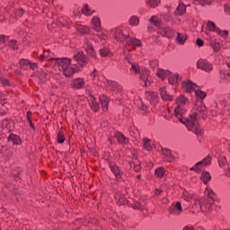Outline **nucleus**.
<instances>
[{
  "mask_svg": "<svg viewBox=\"0 0 230 230\" xmlns=\"http://www.w3.org/2000/svg\"><path fill=\"white\" fill-rule=\"evenodd\" d=\"M176 104L177 108L174 110V116L182 123V125L187 127L188 130H190L196 134V136H202L204 132L199 127V113L196 111L186 119L190 100L184 95H180L176 98Z\"/></svg>",
  "mask_w": 230,
  "mask_h": 230,
  "instance_id": "1",
  "label": "nucleus"
},
{
  "mask_svg": "<svg viewBox=\"0 0 230 230\" xmlns=\"http://www.w3.org/2000/svg\"><path fill=\"white\" fill-rule=\"evenodd\" d=\"M73 58L78 65H76V63H73V60L68 58H58L56 59V65L58 66L59 70L62 71L64 76H66V78H71L75 73L82 71V66L87 64V58L82 51L74 55Z\"/></svg>",
  "mask_w": 230,
  "mask_h": 230,
  "instance_id": "2",
  "label": "nucleus"
},
{
  "mask_svg": "<svg viewBox=\"0 0 230 230\" xmlns=\"http://www.w3.org/2000/svg\"><path fill=\"white\" fill-rule=\"evenodd\" d=\"M194 93L195 96L198 97L199 100H200L198 101L195 105V109L197 111L196 112L198 113V118H202L203 119H206V118H208V116H206V105L202 102L204 98H206V93L197 88L196 90H194Z\"/></svg>",
  "mask_w": 230,
  "mask_h": 230,
  "instance_id": "3",
  "label": "nucleus"
},
{
  "mask_svg": "<svg viewBox=\"0 0 230 230\" xmlns=\"http://www.w3.org/2000/svg\"><path fill=\"white\" fill-rule=\"evenodd\" d=\"M198 69H201V71H205V73H211L213 71V64L208 61V59H199L197 62Z\"/></svg>",
  "mask_w": 230,
  "mask_h": 230,
  "instance_id": "4",
  "label": "nucleus"
},
{
  "mask_svg": "<svg viewBox=\"0 0 230 230\" xmlns=\"http://www.w3.org/2000/svg\"><path fill=\"white\" fill-rule=\"evenodd\" d=\"M207 27L208 28L209 31H215L217 33V35H220L221 37H227L229 33L227 31H222L220 28L217 27V24L211 21L207 22Z\"/></svg>",
  "mask_w": 230,
  "mask_h": 230,
  "instance_id": "5",
  "label": "nucleus"
},
{
  "mask_svg": "<svg viewBox=\"0 0 230 230\" xmlns=\"http://www.w3.org/2000/svg\"><path fill=\"white\" fill-rule=\"evenodd\" d=\"M111 35L114 37L115 40L118 42H126L128 35H124L121 29H112Z\"/></svg>",
  "mask_w": 230,
  "mask_h": 230,
  "instance_id": "6",
  "label": "nucleus"
},
{
  "mask_svg": "<svg viewBox=\"0 0 230 230\" xmlns=\"http://www.w3.org/2000/svg\"><path fill=\"white\" fill-rule=\"evenodd\" d=\"M170 215H173L174 217H179L182 214V206L179 201L172 203V206L168 208Z\"/></svg>",
  "mask_w": 230,
  "mask_h": 230,
  "instance_id": "7",
  "label": "nucleus"
},
{
  "mask_svg": "<svg viewBox=\"0 0 230 230\" xmlns=\"http://www.w3.org/2000/svg\"><path fill=\"white\" fill-rule=\"evenodd\" d=\"M181 80H182V76L181 75H179L178 73L172 74V72H171V74L168 76V82L173 87H177V85H179V84H181Z\"/></svg>",
  "mask_w": 230,
  "mask_h": 230,
  "instance_id": "8",
  "label": "nucleus"
},
{
  "mask_svg": "<svg viewBox=\"0 0 230 230\" xmlns=\"http://www.w3.org/2000/svg\"><path fill=\"white\" fill-rule=\"evenodd\" d=\"M140 80L144 82V85L146 87L147 85H150V70L146 68H142L140 70Z\"/></svg>",
  "mask_w": 230,
  "mask_h": 230,
  "instance_id": "9",
  "label": "nucleus"
},
{
  "mask_svg": "<svg viewBox=\"0 0 230 230\" xmlns=\"http://www.w3.org/2000/svg\"><path fill=\"white\" fill-rule=\"evenodd\" d=\"M182 89L186 92V93H191L192 91H196L197 90V84L191 82L190 80L188 81H183L182 84Z\"/></svg>",
  "mask_w": 230,
  "mask_h": 230,
  "instance_id": "10",
  "label": "nucleus"
},
{
  "mask_svg": "<svg viewBox=\"0 0 230 230\" xmlns=\"http://www.w3.org/2000/svg\"><path fill=\"white\" fill-rule=\"evenodd\" d=\"M111 171L115 175L116 179L119 180L123 177V170L118 166L116 164H109Z\"/></svg>",
  "mask_w": 230,
  "mask_h": 230,
  "instance_id": "11",
  "label": "nucleus"
},
{
  "mask_svg": "<svg viewBox=\"0 0 230 230\" xmlns=\"http://www.w3.org/2000/svg\"><path fill=\"white\" fill-rule=\"evenodd\" d=\"M90 22L94 31H102V20L100 16H93Z\"/></svg>",
  "mask_w": 230,
  "mask_h": 230,
  "instance_id": "12",
  "label": "nucleus"
},
{
  "mask_svg": "<svg viewBox=\"0 0 230 230\" xmlns=\"http://www.w3.org/2000/svg\"><path fill=\"white\" fill-rule=\"evenodd\" d=\"M146 97L150 102L151 105L159 103V95L155 92H148L146 93Z\"/></svg>",
  "mask_w": 230,
  "mask_h": 230,
  "instance_id": "13",
  "label": "nucleus"
},
{
  "mask_svg": "<svg viewBox=\"0 0 230 230\" xmlns=\"http://www.w3.org/2000/svg\"><path fill=\"white\" fill-rule=\"evenodd\" d=\"M108 85L110 87V91H112L113 94H118L121 93V85L114 81H108Z\"/></svg>",
  "mask_w": 230,
  "mask_h": 230,
  "instance_id": "14",
  "label": "nucleus"
},
{
  "mask_svg": "<svg viewBox=\"0 0 230 230\" xmlns=\"http://www.w3.org/2000/svg\"><path fill=\"white\" fill-rule=\"evenodd\" d=\"M160 31L164 37H167V39H172L175 35V31L170 27H160Z\"/></svg>",
  "mask_w": 230,
  "mask_h": 230,
  "instance_id": "15",
  "label": "nucleus"
},
{
  "mask_svg": "<svg viewBox=\"0 0 230 230\" xmlns=\"http://www.w3.org/2000/svg\"><path fill=\"white\" fill-rule=\"evenodd\" d=\"M160 96L164 100V102H172L173 101V95H170L168 92L166 91V87L160 88Z\"/></svg>",
  "mask_w": 230,
  "mask_h": 230,
  "instance_id": "16",
  "label": "nucleus"
},
{
  "mask_svg": "<svg viewBox=\"0 0 230 230\" xmlns=\"http://www.w3.org/2000/svg\"><path fill=\"white\" fill-rule=\"evenodd\" d=\"M85 81L83 78H76L72 83V89H84Z\"/></svg>",
  "mask_w": 230,
  "mask_h": 230,
  "instance_id": "17",
  "label": "nucleus"
},
{
  "mask_svg": "<svg viewBox=\"0 0 230 230\" xmlns=\"http://www.w3.org/2000/svg\"><path fill=\"white\" fill-rule=\"evenodd\" d=\"M40 60H51L52 62H54V64H57V60H58V58H53V54L49 52V50H44L43 54L40 56Z\"/></svg>",
  "mask_w": 230,
  "mask_h": 230,
  "instance_id": "18",
  "label": "nucleus"
},
{
  "mask_svg": "<svg viewBox=\"0 0 230 230\" xmlns=\"http://www.w3.org/2000/svg\"><path fill=\"white\" fill-rule=\"evenodd\" d=\"M100 103L102 107L103 112H107L109 111V97L105 95H102L99 98Z\"/></svg>",
  "mask_w": 230,
  "mask_h": 230,
  "instance_id": "19",
  "label": "nucleus"
},
{
  "mask_svg": "<svg viewBox=\"0 0 230 230\" xmlns=\"http://www.w3.org/2000/svg\"><path fill=\"white\" fill-rule=\"evenodd\" d=\"M171 73L172 72H170L169 70L158 68L156 71V76H158V78H160L161 80H166V77L168 78V76H170Z\"/></svg>",
  "mask_w": 230,
  "mask_h": 230,
  "instance_id": "20",
  "label": "nucleus"
},
{
  "mask_svg": "<svg viewBox=\"0 0 230 230\" xmlns=\"http://www.w3.org/2000/svg\"><path fill=\"white\" fill-rule=\"evenodd\" d=\"M114 137L120 145H127V143H128V138L121 132H115Z\"/></svg>",
  "mask_w": 230,
  "mask_h": 230,
  "instance_id": "21",
  "label": "nucleus"
},
{
  "mask_svg": "<svg viewBox=\"0 0 230 230\" xmlns=\"http://www.w3.org/2000/svg\"><path fill=\"white\" fill-rule=\"evenodd\" d=\"M162 155H164L165 161H167L168 163H173V161L175 160L170 149H163Z\"/></svg>",
  "mask_w": 230,
  "mask_h": 230,
  "instance_id": "22",
  "label": "nucleus"
},
{
  "mask_svg": "<svg viewBox=\"0 0 230 230\" xmlns=\"http://www.w3.org/2000/svg\"><path fill=\"white\" fill-rule=\"evenodd\" d=\"M75 30L81 35H87V33H89V31H91V28H89L88 26H85V25H82V24H76Z\"/></svg>",
  "mask_w": 230,
  "mask_h": 230,
  "instance_id": "23",
  "label": "nucleus"
},
{
  "mask_svg": "<svg viewBox=\"0 0 230 230\" xmlns=\"http://www.w3.org/2000/svg\"><path fill=\"white\" fill-rule=\"evenodd\" d=\"M126 44L128 46H136L137 48H139L141 46V40H137L136 38H130V36L128 35V39H126Z\"/></svg>",
  "mask_w": 230,
  "mask_h": 230,
  "instance_id": "24",
  "label": "nucleus"
},
{
  "mask_svg": "<svg viewBox=\"0 0 230 230\" xmlns=\"http://www.w3.org/2000/svg\"><path fill=\"white\" fill-rule=\"evenodd\" d=\"M7 140L9 141V143H13V145H21L22 143L21 137L13 133L9 135Z\"/></svg>",
  "mask_w": 230,
  "mask_h": 230,
  "instance_id": "25",
  "label": "nucleus"
},
{
  "mask_svg": "<svg viewBox=\"0 0 230 230\" xmlns=\"http://www.w3.org/2000/svg\"><path fill=\"white\" fill-rule=\"evenodd\" d=\"M186 40H188V36H186V34L177 32V37H176L177 44H180V46H184V44L186 43Z\"/></svg>",
  "mask_w": 230,
  "mask_h": 230,
  "instance_id": "26",
  "label": "nucleus"
},
{
  "mask_svg": "<svg viewBox=\"0 0 230 230\" xmlns=\"http://www.w3.org/2000/svg\"><path fill=\"white\" fill-rule=\"evenodd\" d=\"M89 105L94 112H98V111H100V104L96 101V98L91 97L89 100Z\"/></svg>",
  "mask_w": 230,
  "mask_h": 230,
  "instance_id": "27",
  "label": "nucleus"
},
{
  "mask_svg": "<svg viewBox=\"0 0 230 230\" xmlns=\"http://www.w3.org/2000/svg\"><path fill=\"white\" fill-rule=\"evenodd\" d=\"M155 175L158 177V179H163L165 175H168V172L164 167H158L155 171Z\"/></svg>",
  "mask_w": 230,
  "mask_h": 230,
  "instance_id": "28",
  "label": "nucleus"
},
{
  "mask_svg": "<svg viewBox=\"0 0 230 230\" xmlns=\"http://www.w3.org/2000/svg\"><path fill=\"white\" fill-rule=\"evenodd\" d=\"M211 206H213V202L207 199L200 203V209L201 211H209V209H211Z\"/></svg>",
  "mask_w": 230,
  "mask_h": 230,
  "instance_id": "29",
  "label": "nucleus"
},
{
  "mask_svg": "<svg viewBox=\"0 0 230 230\" xmlns=\"http://www.w3.org/2000/svg\"><path fill=\"white\" fill-rule=\"evenodd\" d=\"M205 193L208 197V199H210V200H213V202H218V198H217V194L211 189H207L205 190Z\"/></svg>",
  "mask_w": 230,
  "mask_h": 230,
  "instance_id": "30",
  "label": "nucleus"
},
{
  "mask_svg": "<svg viewBox=\"0 0 230 230\" xmlns=\"http://www.w3.org/2000/svg\"><path fill=\"white\" fill-rule=\"evenodd\" d=\"M174 13L175 15H184V13H186V5L184 4L180 3Z\"/></svg>",
  "mask_w": 230,
  "mask_h": 230,
  "instance_id": "31",
  "label": "nucleus"
},
{
  "mask_svg": "<svg viewBox=\"0 0 230 230\" xmlns=\"http://www.w3.org/2000/svg\"><path fill=\"white\" fill-rule=\"evenodd\" d=\"M130 168H133L135 172H141V162L135 158V161L129 163Z\"/></svg>",
  "mask_w": 230,
  "mask_h": 230,
  "instance_id": "32",
  "label": "nucleus"
},
{
  "mask_svg": "<svg viewBox=\"0 0 230 230\" xmlns=\"http://www.w3.org/2000/svg\"><path fill=\"white\" fill-rule=\"evenodd\" d=\"M143 147L145 148V150L150 152L152 148H154V146L152 145V140L148 138H143Z\"/></svg>",
  "mask_w": 230,
  "mask_h": 230,
  "instance_id": "33",
  "label": "nucleus"
},
{
  "mask_svg": "<svg viewBox=\"0 0 230 230\" xmlns=\"http://www.w3.org/2000/svg\"><path fill=\"white\" fill-rule=\"evenodd\" d=\"M201 181L204 184H208L211 181V174L208 171H204L200 176Z\"/></svg>",
  "mask_w": 230,
  "mask_h": 230,
  "instance_id": "34",
  "label": "nucleus"
},
{
  "mask_svg": "<svg viewBox=\"0 0 230 230\" xmlns=\"http://www.w3.org/2000/svg\"><path fill=\"white\" fill-rule=\"evenodd\" d=\"M205 165H203L202 162L199 161L195 165H193L190 170L192 172H196L197 173H200L202 172V169L204 168Z\"/></svg>",
  "mask_w": 230,
  "mask_h": 230,
  "instance_id": "35",
  "label": "nucleus"
},
{
  "mask_svg": "<svg viewBox=\"0 0 230 230\" xmlns=\"http://www.w3.org/2000/svg\"><path fill=\"white\" fill-rule=\"evenodd\" d=\"M12 121H10L8 119H4V120H2V128L4 129L6 128V130H8L9 132L12 131Z\"/></svg>",
  "mask_w": 230,
  "mask_h": 230,
  "instance_id": "36",
  "label": "nucleus"
},
{
  "mask_svg": "<svg viewBox=\"0 0 230 230\" xmlns=\"http://www.w3.org/2000/svg\"><path fill=\"white\" fill-rule=\"evenodd\" d=\"M151 24H154L156 26V28H161V25L163 24V22L157 18V16H153L150 18Z\"/></svg>",
  "mask_w": 230,
  "mask_h": 230,
  "instance_id": "37",
  "label": "nucleus"
},
{
  "mask_svg": "<svg viewBox=\"0 0 230 230\" xmlns=\"http://www.w3.org/2000/svg\"><path fill=\"white\" fill-rule=\"evenodd\" d=\"M129 26H139V17L131 16L128 20Z\"/></svg>",
  "mask_w": 230,
  "mask_h": 230,
  "instance_id": "38",
  "label": "nucleus"
},
{
  "mask_svg": "<svg viewBox=\"0 0 230 230\" xmlns=\"http://www.w3.org/2000/svg\"><path fill=\"white\" fill-rule=\"evenodd\" d=\"M146 4L151 8H157L161 4V0H147Z\"/></svg>",
  "mask_w": 230,
  "mask_h": 230,
  "instance_id": "39",
  "label": "nucleus"
},
{
  "mask_svg": "<svg viewBox=\"0 0 230 230\" xmlns=\"http://www.w3.org/2000/svg\"><path fill=\"white\" fill-rule=\"evenodd\" d=\"M194 4H200V6H207L211 4V0H193Z\"/></svg>",
  "mask_w": 230,
  "mask_h": 230,
  "instance_id": "40",
  "label": "nucleus"
},
{
  "mask_svg": "<svg viewBox=\"0 0 230 230\" xmlns=\"http://www.w3.org/2000/svg\"><path fill=\"white\" fill-rule=\"evenodd\" d=\"M115 199H117V200H119V205H125V204H127V198H125V197H123V195H121V194H116L115 195Z\"/></svg>",
  "mask_w": 230,
  "mask_h": 230,
  "instance_id": "41",
  "label": "nucleus"
},
{
  "mask_svg": "<svg viewBox=\"0 0 230 230\" xmlns=\"http://www.w3.org/2000/svg\"><path fill=\"white\" fill-rule=\"evenodd\" d=\"M96 11L94 10H91V8H89V5H85L84 8H83V13L84 15H93V13H95Z\"/></svg>",
  "mask_w": 230,
  "mask_h": 230,
  "instance_id": "42",
  "label": "nucleus"
},
{
  "mask_svg": "<svg viewBox=\"0 0 230 230\" xmlns=\"http://www.w3.org/2000/svg\"><path fill=\"white\" fill-rule=\"evenodd\" d=\"M131 71H133L134 73H136V75H139V73H141V68L139 67V65L133 63L131 65Z\"/></svg>",
  "mask_w": 230,
  "mask_h": 230,
  "instance_id": "43",
  "label": "nucleus"
},
{
  "mask_svg": "<svg viewBox=\"0 0 230 230\" xmlns=\"http://www.w3.org/2000/svg\"><path fill=\"white\" fill-rule=\"evenodd\" d=\"M86 52L90 57L96 58V52H94V48H93V46L90 45L89 48L86 49Z\"/></svg>",
  "mask_w": 230,
  "mask_h": 230,
  "instance_id": "44",
  "label": "nucleus"
},
{
  "mask_svg": "<svg viewBox=\"0 0 230 230\" xmlns=\"http://www.w3.org/2000/svg\"><path fill=\"white\" fill-rule=\"evenodd\" d=\"M66 141V136L62 131H59L58 134V143L62 144Z\"/></svg>",
  "mask_w": 230,
  "mask_h": 230,
  "instance_id": "45",
  "label": "nucleus"
},
{
  "mask_svg": "<svg viewBox=\"0 0 230 230\" xmlns=\"http://www.w3.org/2000/svg\"><path fill=\"white\" fill-rule=\"evenodd\" d=\"M99 53L101 55V57H109V55L111 54V50H109V49H101L99 50Z\"/></svg>",
  "mask_w": 230,
  "mask_h": 230,
  "instance_id": "46",
  "label": "nucleus"
},
{
  "mask_svg": "<svg viewBox=\"0 0 230 230\" xmlns=\"http://www.w3.org/2000/svg\"><path fill=\"white\" fill-rule=\"evenodd\" d=\"M204 166H209L211 164V156L208 155L207 157L201 160Z\"/></svg>",
  "mask_w": 230,
  "mask_h": 230,
  "instance_id": "47",
  "label": "nucleus"
},
{
  "mask_svg": "<svg viewBox=\"0 0 230 230\" xmlns=\"http://www.w3.org/2000/svg\"><path fill=\"white\" fill-rule=\"evenodd\" d=\"M220 76L222 79H226V80H228V78H230V73L227 72V71H224V70H221L220 71Z\"/></svg>",
  "mask_w": 230,
  "mask_h": 230,
  "instance_id": "48",
  "label": "nucleus"
},
{
  "mask_svg": "<svg viewBox=\"0 0 230 230\" xmlns=\"http://www.w3.org/2000/svg\"><path fill=\"white\" fill-rule=\"evenodd\" d=\"M97 33V37L98 39H100V40H107V35L103 32H102V31H96Z\"/></svg>",
  "mask_w": 230,
  "mask_h": 230,
  "instance_id": "49",
  "label": "nucleus"
},
{
  "mask_svg": "<svg viewBox=\"0 0 230 230\" xmlns=\"http://www.w3.org/2000/svg\"><path fill=\"white\" fill-rule=\"evenodd\" d=\"M30 62L31 61L28 60V59H21L19 64H20L21 67H22V69H26L24 66H30Z\"/></svg>",
  "mask_w": 230,
  "mask_h": 230,
  "instance_id": "50",
  "label": "nucleus"
},
{
  "mask_svg": "<svg viewBox=\"0 0 230 230\" xmlns=\"http://www.w3.org/2000/svg\"><path fill=\"white\" fill-rule=\"evenodd\" d=\"M7 41H8V37L4 35H0V46H6Z\"/></svg>",
  "mask_w": 230,
  "mask_h": 230,
  "instance_id": "51",
  "label": "nucleus"
},
{
  "mask_svg": "<svg viewBox=\"0 0 230 230\" xmlns=\"http://www.w3.org/2000/svg\"><path fill=\"white\" fill-rule=\"evenodd\" d=\"M7 44L13 49H17V41L15 40H12L8 41Z\"/></svg>",
  "mask_w": 230,
  "mask_h": 230,
  "instance_id": "52",
  "label": "nucleus"
},
{
  "mask_svg": "<svg viewBox=\"0 0 230 230\" xmlns=\"http://www.w3.org/2000/svg\"><path fill=\"white\" fill-rule=\"evenodd\" d=\"M144 208L145 206H143V204L140 202H135L133 204V209H143Z\"/></svg>",
  "mask_w": 230,
  "mask_h": 230,
  "instance_id": "53",
  "label": "nucleus"
},
{
  "mask_svg": "<svg viewBox=\"0 0 230 230\" xmlns=\"http://www.w3.org/2000/svg\"><path fill=\"white\" fill-rule=\"evenodd\" d=\"M183 199L184 200L190 201L191 199H193V195L189 194L188 192L183 193Z\"/></svg>",
  "mask_w": 230,
  "mask_h": 230,
  "instance_id": "54",
  "label": "nucleus"
},
{
  "mask_svg": "<svg viewBox=\"0 0 230 230\" xmlns=\"http://www.w3.org/2000/svg\"><path fill=\"white\" fill-rule=\"evenodd\" d=\"M226 163H227V160L226 159V157H221L218 160V164L219 166L222 168V166H224L226 164Z\"/></svg>",
  "mask_w": 230,
  "mask_h": 230,
  "instance_id": "55",
  "label": "nucleus"
},
{
  "mask_svg": "<svg viewBox=\"0 0 230 230\" xmlns=\"http://www.w3.org/2000/svg\"><path fill=\"white\" fill-rule=\"evenodd\" d=\"M1 84L4 85V87H7V85H10V83L8 82V79H0Z\"/></svg>",
  "mask_w": 230,
  "mask_h": 230,
  "instance_id": "56",
  "label": "nucleus"
},
{
  "mask_svg": "<svg viewBox=\"0 0 230 230\" xmlns=\"http://www.w3.org/2000/svg\"><path fill=\"white\" fill-rule=\"evenodd\" d=\"M196 44H197V46H199V48H202V46H204V40L198 39L196 40Z\"/></svg>",
  "mask_w": 230,
  "mask_h": 230,
  "instance_id": "57",
  "label": "nucleus"
},
{
  "mask_svg": "<svg viewBox=\"0 0 230 230\" xmlns=\"http://www.w3.org/2000/svg\"><path fill=\"white\" fill-rule=\"evenodd\" d=\"M32 112L31 111H28L27 112V121L29 122V123H31V116H32Z\"/></svg>",
  "mask_w": 230,
  "mask_h": 230,
  "instance_id": "58",
  "label": "nucleus"
},
{
  "mask_svg": "<svg viewBox=\"0 0 230 230\" xmlns=\"http://www.w3.org/2000/svg\"><path fill=\"white\" fill-rule=\"evenodd\" d=\"M29 66H30L31 69H32V70L37 69V65H36V63H31V62H30Z\"/></svg>",
  "mask_w": 230,
  "mask_h": 230,
  "instance_id": "59",
  "label": "nucleus"
},
{
  "mask_svg": "<svg viewBox=\"0 0 230 230\" xmlns=\"http://www.w3.org/2000/svg\"><path fill=\"white\" fill-rule=\"evenodd\" d=\"M161 193H163V190H161L159 189H156L155 191V197H159V195H161Z\"/></svg>",
  "mask_w": 230,
  "mask_h": 230,
  "instance_id": "60",
  "label": "nucleus"
},
{
  "mask_svg": "<svg viewBox=\"0 0 230 230\" xmlns=\"http://www.w3.org/2000/svg\"><path fill=\"white\" fill-rule=\"evenodd\" d=\"M225 13H230V6L228 4L225 5Z\"/></svg>",
  "mask_w": 230,
  "mask_h": 230,
  "instance_id": "61",
  "label": "nucleus"
},
{
  "mask_svg": "<svg viewBox=\"0 0 230 230\" xmlns=\"http://www.w3.org/2000/svg\"><path fill=\"white\" fill-rule=\"evenodd\" d=\"M218 49H220V43H216V44L214 45V50H215V51H218Z\"/></svg>",
  "mask_w": 230,
  "mask_h": 230,
  "instance_id": "62",
  "label": "nucleus"
},
{
  "mask_svg": "<svg viewBox=\"0 0 230 230\" xmlns=\"http://www.w3.org/2000/svg\"><path fill=\"white\" fill-rule=\"evenodd\" d=\"M183 230H195V228H193V226H187L183 227Z\"/></svg>",
  "mask_w": 230,
  "mask_h": 230,
  "instance_id": "63",
  "label": "nucleus"
},
{
  "mask_svg": "<svg viewBox=\"0 0 230 230\" xmlns=\"http://www.w3.org/2000/svg\"><path fill=\"white\" fill-rule=\"evenodd\" d=\"M226 64L227 67H229V69H230V58H226Z\"/></svg>",
  "mask_w": 230,
  "mask_h": 230,
  "instance_id": "64",
  "label": "nucleus"
}]
</instances>
